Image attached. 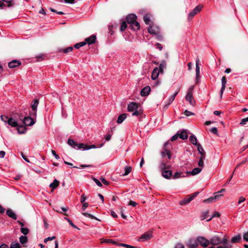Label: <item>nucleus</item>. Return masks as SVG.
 <instances>
[{
  "mask_svg": "<svg viewBox=\"0 0 248 248\" xmlns=\"http://www.w3.org/2000/svg\"><path fill=\"white\" fill-rule=\"evenodd\" d=\"M139 105L138 103L132 102L128 105L127 110L129 112H133L132 114V116H139L142 113V111L139 109Z\"/></svg>",
  "mask_w": 248,
  "mask_h": 248,
  "instance_id": "obj_1",
  "label": "nucleus"
},
{
  "mask_svg": "<svg viewBox=\"0 0 248 248\" xmlns=\"http://www.w3.org/2000/svg\"><path fill=\"white\" fill-rule=\"evenodd\" d=\"M194 89V86H190L187 91V93L185 97V98L187 101L192 106H194L196 104V101L194 99L193 96V92Z\"/></svg>",
  "mask_w": 248,
  "mask_h": 248,
  "instance_id": "obj_2",
  "label": "nucleus"
},
{
  "mask_svg": "<svg viewBox=\"0 0 248 248\" xmlns=\"http://www.w3.org/2000/svg\"><path fill=\"white\" fill-rule=\"evenodd\" d=\"M199 194L198 192H195L190 195H188L187 197L180 201L179 203L181 205H186L190 202L195 197H196Z\"/></svg>",
  "mask_w": 248,
  "mask_h": 248,
  "instance_id": "obj_3",
  "label": "nucleus"
},
{
  "mask_svg": "<svg viewBox=\"0 0 248 248\" xmlns=\"http://www.w3.org/2000/svg\"><path fill=\"white\" fill-rule=\"evenodd\" d=\"M225 189H222L220 191H219L216 193H215V195L213 197H211L207 199H206L204 201V202H215L217 200H218L219 198L221 197L223 195L221 194L220 193L224 192Z\"/></svg>",
  "mask_w": 248,
  "mask_h": 248,
  "instance_id": "obj_4",
  "label": "nucleus"
},
{
  "mask_svg": "<svg viewBox=\"0 0 248 248\" xmlns=\"http://www.w3.org/2000/svg\"><path fill=\"white\" fill-rule=\"evenodd\" d=\"M38 104L39 100L38 99H34L32 102V104L31 105V108L32 111L30 112V116L32 117H36Z\"/></svg>",
  "mask_w": 248,
  "mask_h": 248,
  "instance_id": "obj_5",
  "label": "nucleus"
},
{
  "mask_svg": "<svg viewBox=\"0 0 248 248\" xmlns=\"http://www.w3.org/2000/svg\"><path fill=\"white\" fill-rule=\"evenodd\" d=\"M198 245L200 244L203 247L206 248L210 244V241L203 236H198L197 238Z\"/></svg>",
  "mask_w": 248,
  "mask_h": 248,
  "instance_id": "obj_6",
  "label": "nucleus"
},
{
  "mask_svg": "<svg viewBox=\"0 0 248 248\" xmlns=\"http://www.w3.org/2000/svg\"><path fill=\"white\" fill-rule=\"evenodd\" d=\"M202 8V6L199 5L197 6L191 12H190L188 16V19L190 20L193 16H194L197 14L199 13Z\"/></svg>",
  "mask_w": 248,
  "mask_h": 248,
  "instance_id": "obj_7",
  "label": "nucleus"
},
{
  "mask_svg": "<svg viewBox=\"0 0 248 248\" xmlns=\"http://www.w3.org/2000/svg\"><path fill=\"white\" fill-rule=\"evenodd\" d=\"M186 245L189 248H197L198 246L197 239H189L186 243Z\"/></svg>",
  "mask_w": 248,
  "mask_h": 248,
  "instance_id": "obj_8",
  "label": "nucleus"
},
{
  "mask_svg": "<svg viewBox=\"0 0 248 248\" xmlns=\"http://www.w3.org/2000/svg\"><path fill=\"white\" fill-rule=\"evenodd\" d=\"M148 31L150 34L157 35L159 33V28L158 26L152 25L148 28Z\"/></svg>",
  "mask_w": 248,
  "mask_h": 248,
  "instance_id": "obj_9",
  "label": "nucleus"
},
{
  "mask_svg": "<svg viewBox=\"0 0 248 248\" xmlns=\"http://www.w3.org/2000/svg\"><path fill=\"white\" fill-rule=\"evenodd\" d=\"M126 19L127 23L130 25L137 21V16L135 14H130L126 16Z\"/></svg>",
  "mask_w": 248,
  "mask_h": 248,
  "instance_id": "obj_10",
  "label": "nucleus"
},
{
  "mask_svg": "<svg viewBox=\"0 0 248 248\" xmlns=\"http://www.w3.org/2000/svg\"><path fill=\"white\" fill-rule=\"evenodd\" d=\"M210 244L214 245L217 246L221 243V239L217 236H214L210 239Z\"/></svg>",
  "mask_w": 248,
  "mask_h": 248,
  "instance_id": "obj_11",
  "label": "nucleus"
},
{
  "mask_svg": "<svg viewBox=\"0 0 248 248\" xmlns=\"http://www.w3.org/2000/svg\"><path fill=\"white\" fill-rule=\"evenodd\" d=\"M23 123L26 126H31L35 122L32 118L30 116H28L24 118Z\"/></svg>",
  "mask_w": 248,
  "mask_h": 248,
  "instance_id": "obj_12",
  "label": "nucleus"
},
{
  "mask_svg": "<svg viewBox=\"0 0 248 248\" xmlns=\"http://www.w3.org/2000/svg\"><path fill=\"white\" fill-rule=\"evenodd\" d=\"M96 39V36L94 35H92L90 37L86 38L84 42L85 43V45L87 44L88 45H90L94 43Z\"/></svg>",
  "mask_w": 248,
  "mask_h": 248,
  "instance_id": "obj_13",
  "label": "nucleus"
},
{
  "mask_svg": "<svg viewBox=\"0 0 248 248\" xmlns=\"http://www.w3.org/2000/svg\"><path fill=\"white\" fill-rule=\"evenodd\" d=\"M160 71H159L158 67H155L151 75V78L153 80H155L157 78Z\"/></svg>",
  "mask_w": 248,
  "mask_h": 248,
  "instance_id": "obj_14",
  "label": "nucleus"
},
{
  "mask_svg": "<svg viewBox=\"0 0 248 248\" xmlns=\"http://www.w3.org/2000/svg\"><path fill=\"white\" fill-rule=\"evenodd\" d=\"M227 83V80L225 76H223L221 79V88L220 92V97H222V94L226 87V84Z\"/></svg>",
  "mask_w": 248,
  "mask_h": 248,
  "instance_id": "obj_15",
  "label": "nucleus"
},
{
  "mask_svg": "<svg viewBox=\"0 0 248 248\" xmlns=\"http://www.w3.org/2000/svg\"><path fill=\"white\" fill-rule=\"evenodd\" d=\"M161 172L162 176L166 179H170L172 176V171L171 170L167 169L161 171Z\"/></svg>",
  "mask_w": 248,
  "mask_h": 248,
  "instance_id": "obj_16",
  "label": "nucleus"
},
{
  "mask_svg": "<svg viewBox=\"0 0 248 248\" xmlns=\"http://www.w3.org/2000/svg\"><path fill=\"white\" fill-rule=\"evenodd\" d=\"M150 91V87L148 86H147L141 90L140 92V95L142 96H146L149 94Z\"/></svg>",
  "mask_w": 248,
  "mask_h": 248,
  "instance_id": "obj_17",
  "label": "nucleus"
},
{
  "mask_svg": "<svg viewBox=\"0 0 248 248\" xmlns=\"http://www.w3.org/2000/svg\"><path fill=\"white\" fill-rule=\"evenodd\" d=\"M21 64V62L17 60H13L8 63V66L11 68H13Z\"/></svg>",
  "mask_w": 248,
  "mask_h": 248,
  "instance_id": "obj_18",
  "label": "nucleus"
},
{
  "mask_svg": "<svg viewBox=\"0 0 248 248\" xmlns=\"http://www.w3.org/2000/svg\"><path fill=\"white\" fill-rule=\"evenodd\" d=\"M170 165H167L164 161H162L159 165V169L161 171L170 168Z\"/></svg>",
  "mask_w": 248,
  "mask_h": 248,
  "instance_id": "obj_19",
  "label": "nucleus"
},
{
  "mask_svg": "<svg viewBox=\"0 0 248 248\" xmlns=\"http://www.w3.org/2000/svg\"><path fill=\"white\" fill-rule=\"evenodd\" d=\"M153 237L152 234L151 232H147L143 234L141 237H140V239H143L144 241L148 240L151 239Z\"/></svg>",
  "mask_w": 248,
  "mask_h": 248,
  "instance_id": "obj_20",
  "label": "nucleus"
},
{
  "mask_svg": "<svg viewBox=\"0 0 248 248\" xmlns=\"http://www.w3.org/2000/svg\"><path fill=\"white\" fill-rule=\"evenodd\" d=\"M7 124L14 127L18 126V124L17 121L13 118H9Z\"/></svg>",
  "mask_w": 248,
  "mask_h": 248,
  "instance_id": "obj_21",
  "label": "nucleus"
},
{
  "mask_svg": "<svg viewBox=\"0 0 248 248\" xmlns=\"http://www.w3.org/2000/svg\"><path fill=\"white\" fill-rule=\"evenodd\" d=\"M6 214L10 217L16 220L17 218L16 214L11 209H8L6 211Z\"/></svg>",
  "mask_w": 248,
  "mask_h": 248,
  "instance_id": "obj_22",
  "label": "nucleus"
},
{
  "mask_svg": "<svg viewBox=\"0 0 248 248\" xmlns=\"http://www.w3.org/2000/svg\"><path fill=\"white\" fill-rule=\"evenodd\" d=\"M179 137L182 140L187 139L188 138V134L187 132L185 130L181 131L180 133H179Z\"/></svg>",
  "mask_w": 248,
  "mask_h": 248,
  "instance_id": "obj_23",
  "label": "nucleus"
},
{
  "mask_svg": "<svg viewBox=\"0 0 248 248\" xmlns=\"http://www.w3.org/2000/svg\"><path fill=\"white\" fill-rule=\"evenodd\" d=\"M200 64V60L198 58L196 59V78H198L200 76V70L199 66Z\"/></svg>",
  "mask_w": 248,
  "mask_h": 248,
  "instance_id": "obj_24",
  "label": "nucleus"
},
{
  "mask_svg": "<svg viewBox=\"0 0 248 248\" xmlns=\"http://www.w3.org/2000/svg\"><path fill=\"white\" fill-rule=\"evenodd\" d=\"M202 170V168H195L191 171L187 172V173H190L192 175H195L200 173Z\"/></svg>",
  "mask_w": 248,
  "mask_h": 248,
  "instance_id": "obj_25",
  "label": "nucleus"
},
{
  "mask_svg": "<svg viewBox=\"0 0 248 248\" xmlns=\"http://www.w3.org/2000/svg\"><path fill=\"white\" fill-rule=\"evenodd\" d=\"M178 92H176L174 94H173L172 95H171L170 98H169L168 101H167V104L165 105L166 106H169L170 104H171V103L173 101V100H174L175 99V96H176V95L178 94Z\"/></svg>",
  "mask_w": 248,
  "mask_h": 248,
  "instance_id": "obj_26",
  "label": "nucleus"
},
{
  "mask_svg": "<svg viewBox=\"0 0 248 248\" xmlns=\"http://www.w3.org/2000/svg\"><path fill=\"white\" fill-rule=\"evenodd\" d=\"M126 118V114L123 113L119 115L118 117L117 123L118 124H121Z\"/></svg>",
  "mask_w": 248,
  "mask_h": 248,
  "instance_id": "obj_27",
  "label": "nucleus"
},
{
  "mask_svg": "<svg viewBox=\"0 0 248 248\" xmlns=\"http://www.w3.org/2000/svg\"><path fill=\"white\" fill-rule=\"evenodd\" d=\"M130 26L132 30L135 31L139 30L140 28V23L137 21H136L133 24H132Z\"/></svg>",
  "mask_w": 248,
  "mask_h": 248,
  "instance_id": "obj_28",
  "label": "nucleus"
},
{
  "mask_svg": "<svg viewBox=\"0 0 248 248\" xmlns=\"http://www.w3.org/2000/svg\"><path fill=\"white\" fill-rule=\"evenodd\" d=\"M158 68L160 71V73H163L164 69L166 68V62L165 61H162Z\"/></svg>",
  "mask_w": 248,
  "mask_h": 248,
  "instance_id": "obj_29",
  "label": "nucleus"
},
{
  "mask_svg": "<svg viewBox=\"0 0 248 248\" xmlns=\"http://www.w3.org/2000/svg\"><path fill=\"white\" fill-rule=\"evenodd\" d=\"M168 144L169 142H165V143L164 144V150L166 151V155H167L168 159H170L171 158V153L170 151L167 149V146L168 145Z\"/></svg>",
  "mask_w": 248,
  "mask_h": 248,
  "instance_id": "obj_30",
  "label": "nucleus"
},
{
  "mask_svg": "<svg viewBox=\"0 0 248 248\" xmlns=\"http://www.w3.org/2000/svg\"><path fill=\"white\" fill-rule=\"evenodd\" d=\"M87 145L83 143H77V149H82L83 150H87Z\"/></svg>",
  "mask_w": 248,
  "mask_h": 248,
  "instance_id": "obj_31",
  "label": "nucleus"
},
{
  "mask_svg": "<svg viewBox=\"0 0 248 248\" xmlns=\"http://www.w3.org/2000/svg\"><path fill=\"white\" fill-rule=\"evenodd\" d=\"M17 130L19 134H24L26 132V129L22 125H18L17 126Z\"/></svg>",
  "mask_w": 248,
  "mask_h": 248,
  "instance_id": "obj_32",
  "label": "nucleus"
},
{
  "mask_svg": "<svg viewBox=\"0 0 248 248\" xmlns=\"http://www.w3.org/2000/svg\"><path fill=\"white\" fill-rule=\"evenodd\" d=\"M241 239V236L240 235H237L233 237L231 239V242L233 243H236L239 242V241Z\"/></svg>",
  "mask_w": 248,
  "mask_h": 248,
  "instance_id": "obj_33",
  "label": "nucleus"
},
{
  "mask_svg": "<svg viewBox=\"0 0 248 248\" xmlns=\"http://www.w3.org/2000/svg\"><path fill=\"white\" fill-rule=\"evenodd\" d=\"M189 140L194 145L197 146V140L196 137L194 135H191L189 137Z\"/></svg>",
  "mask_w": 248,
  "mask_h": 248,
  "instance_id": "obj_34",
  "label": "nucleus"
},
{
  "mask_svg": "<svg viewBox=\"0 0 248 248\" xmlns=\"http://www.w3.org/2000/svg\"><path fill=\"white\" fill-rule=\"evenodd\" d=\"M67 143L73 148L77 149V143L75 142L73 140L69 139L67 141Z\"/></svg>",
  "mask_w": 248,
  "mask_h": 248,
  "instance_id": "obj_35",
  "label": "nucleus"
},
{
  "mask_svg": "<svg viewBox=\"0 0 248 248\" xmlns=\"http://www.w3.org/2000/svg\"><path fill=\"white\" fill-rule=\"evenodd\" d=\"M59 182L57 179H55L53 182L50 184L49 186L52 189H55L59 186Z\"/></svg>",
  "mask_w": 248,
  "mask_h": 248,
  "instance_id": "obj_36",
  "label": "nucleus"
},
{
  "mask_svg": "<svg viewBox=\"0 0 248 248\" xmlns=\"http://www.w3.org/2000/svg\"><path fill=\"white\" fill-rule=\"evenodd\" d=\"M143 20L145 22V23L147 25H150L151 23V20L149 15H146L143 17Z\"/></svg>",
  "mask_w": 248,
  "mask_h": 248,
  "instance_id": "obj_37",
  "label": "nucleus"
},
{
  "mask_svg": "<svg viewBox=\"0 0 248 248\" xmlns=\"http://www.w3.org/2000/svg\"><path fill=\"white\" fill-rule=\"evenodd\" d=\"M132 170V167L127 166L124 168V173L123 174L124 176L128 175Z\"/></svg>",
  "mask_w": 248,
  "mask_h": 248,
  "instance_id": "obj_38",
  "label": "nucleus"
},
{
  "mask_svg": "<svg viewBox=\"0 0 248 248\" xmlns=\"http://www.w3.org/2000/svg\"><path fill=\"white\" fill-rule=\"evenodd\" d=\"M172 177L173 179H178L184 177V175H183L182 172H176L174 174Z\"/></svg>",
  "mask_w": 248,
  "mask_h": 248,
  "instance_id": "obj_39",
  "label": "nucleus"
},
{
  "mask_svg": "<svg viewBox=\"0 0 248 248\" xmlns=\"http://www.w3.org/2000/svg\"><path fill=\"white\" fill-rule=\"evenodd\" d=\"M19 241L21 244H25L28 241V238L26 236H21L19 237Z\"/></svg>",
  "mask_w": 248,
  "mask_h": 248,
  "instance_id": "obj_40",
  "label": "nucleus"
},
{
  "mask_svg": "<svg viewBox=\"0 0 248 248\" xmlns=\"http://www.w3.org/2000/svg\"><path fill=\"white\" fill-rule=\"evenodd\" d=\"M197 150L199 152V153L201 155L202 154H205V152L204 151L203 148L202 146V145L200 144H197Z\"/></svg>",
  "mask_w": 248,
  "mask_h": 248,
  "instance_id": "obj_41",
  "label": "nucleus"
},
{
  "mask_svg": "<svg viewBox=\"0 0 248 248\" xmlns=\"http://www.w3.org/2000/svg\"><path fill=\"white\" fill-rule=\"evenodd\" d=\"M73 47L72 46H69L66 48L62 49L61 52H62L64 53H67L69 52H71L73 50Z\"/></svg>",
  "mask_w": 248,
  "mask_h": 248,
  "instance_id": "obj_42",
  "label": "nucleus"
},
{
  "mask_svg": "<svg viewBox=\"0 0 248 248\" xmlns=\"http://www.w3.org/2000/svg\"><path fill=\"white\" fill-rule=\"evenodd\" d=\"M21 246L18 243L13 242L11 244L10 248H21Z\"/></svg>",
  "mask_w": 248,
  "mask_h": 248,
  "instance_id": "obj_43",
  "label": "nucleus"
},
{
  "mask_svg": "<svg viewBox=\"0 0 248 248\" xmlns=\"http://www.w3.org/2000/svg\"><path fill=\"white\" fill-rule=\"evenodd\" d=\"M82 214L85 217H89V218H91L92 219H96L97 218L94 217L93 216V215L89 214V213H87L86 212H83L82 213Z\"/></svg>",
  "mask_w": 248,
  "mask_h": 248,
  "instance_id": "obj_44",
  "label": "nucleus"
},
{
  "mask_svg": "<svg viewBox=\"0 0 248 248\" xmlns=\"http://www.w3.org/2000/svg\"><path fill=\"white\" fill-rule=\"evenodd\" d=\"M209 214V211H206L202 213V216H201V220H204L205 219H208V214Z\"/></svg>",
  "mask_w": 248,
  "mask_h": 248,
  "instance_id": "obj_45",
  "label": "nucleus"
},
{
  "mask_svg": "<svg viewBox=\"0 0 248 248\" xmlns=\"http://www.w3.org/2000/svg\"><path fill=\"white\" fill-rule=\"evenodd\" d=\"M85 45V43H84V42L83 41V42H80V43L75 44L74 46V47L77 49H78L80 47L83 46Z\"/></svg>",
  "mask_w": 248,
  "mask_h": 248,
  "instance_id": "obj_46",
  "label": "nucleus"
},
{
  "mask_svg": "<svg viewBox=\"0 0 248 248\" xmlns=\"http://www.w3.org/2000/svg\"><path fill=\"white\" fill-rule=\"evenodd\" d=\"M126 27H127L126 23L125 21H124L122 23V24L121 26V28H120L121 31H124L125 30V29L126 28Z\"/></svg>",
  "mask_w": 248,
  "mask_h": 248,
  "instance_id": "obj_47",
  "label": "nucleus"
},
{
  "mask_svg": "<svg viewBox=\"0 0 248 248\" xmlns=\"http://www.w3.org/2000/svg\"><path fill=\"white\" fill-rule=\"evenodd\" d=\"M20 230L21 232L25 235H27L29 232L28 229L26 228L22 227Z\"/></svg>",
  "mask_w": 248,
  "mask_h": 248,
  "instance_id": "obj_48",
  "label": "nucleus"
},
{
  "mask_svg": "<svg viewBox=\"0 0 248 248\" xmlns=\"http://www.w3.org/2000/svg\"><path fill=\"white\" fill-rule=\"evenodd\" d=\"M1 120L5 123H8L9 118L5 115L0 116Z\"/></svg>",
  "mask_w": 248,
  "mask_h": 248,
  "instance_id": "obj_49",
  "label": "nucleus"
},
{
  "mask_svg": "<svg viewBox=\"0 0 248 248\" xmlns=\"http://www.w3.org/2000/svg\"><path fill=\"white\" fill-rule=\"evenodd\" d=\"M219 217V213L215 212L211 217H210L209 218L207 219V221H210L212 219V218L215 217Z\"/></svg>",
  "mask_w": 248,
  "mask_h": 248,
  "instance_id": "obj_50",
  "label": "nucleus"
},
{
  "mask_svg": "<svg viewBox=\"0 0 248 248\" xmlns=\"http://www.w3.org/2000/svg\"><path fill=\"white\" fill-rule=\"evenodd\" d=\"M248 122V117L244 119H242L240 124L243 125L246 124V123Z\"/></svg>",
  "mask_w": 248,
  "mask_h": 248,
  "instance_id": "obj_51",
  "label": "nucleus"
},
{
  "mask_svg": "<svg viewBox=\"0 0 248 248\" xmlns=\"http://www.w3.org/2000/svg\"><path fill=\"white\" fill-rule=\"evenodd\" d=\"M93 180L98 186L101 187L102 186V183L96 178H93Z\"/></svg>",
  "mask_w": 248,
  "mask_h": 248,
  "instance_id": "obj_52",
  "label": "nucleus"
},
{
  "mask_svg": "<svg viewBox=\"0 0 248 248\" xmlns=\"http://www.w3.org/2000/svg\"><path fill=\"white\" fill-rule=\"evenodd\" d=\"M56 237L55 236H52V237H48L46 238H45L44 240L45 243H46L48 241H51L54 240Z\"/></svg>",
  "mask_w": 248,
  "mask_h": 248,
  "instance_id": "obj_53",
  "label": "nucleus"
},
{
  "mask_svg": "<svg viewBox=\"0 0 248 248\" xmlns=\"http://www.w3.org/2000/svg\"><path fill=\"white\" fill-rule=\"evenodd\" d=\"M184 114L185 115H186V116H190V115H194V113L191 112V111H188L187 110H186L184 112Z\"/></svg>",
  "mask_w": 248,
  "mask_h": 248,
  "instance_id": "obj_54",
  "label": "nucleus"
},
{
  "mask_svg": "<svg viewBox=\"0 0 248 248\" xmlns=\"http://www.w3.org/2000/svg\"><path fill=\"white\" fill-rule=\"evenodd\" d=\"M67 221L68 222V223H69V224L73 228H76V229H79L76 226L75 224H73V223L72 222V221L70 219H67Z\"/></svg>",
  "mask_w": 248,
  "mask_h": 248,
  "instance_id": "obj_55",
  "label": "nucleus"
},
{
  "mask_svg": "<svg viewBox=\"0 0 248 248\" xmlns=\"http://www.w3.org/2000/svg\"><path fill=\"white\" fill-rule=\"evenodd\" d=\"M179 131L178 132V133L174 135V136H173L171 138V141H175V140H176L177 139H178V137L179 136Z\"/></svg>",
  "mask_w": 248,
  "mask_h": 248,
  "instance_id": "obj_56",
  "label": "nucleus"
},
{
  "mask_svg": "<svg viewBox=\"0 0 248 248\" xmlns=\"http://www.w3.org/2000/svg\"><path fill=\"white\" fill-rule=\"evenodd\" d=\"M198 166L200 167V168H202L204 167V163L203 160H200L198 162Z\"/></svg>",
  "mask_w": 248,
  "mask_h": 248,
  "instance_id": "obj_57",
  "label": "nucleus"
},
{
  "mask_svg": "<svg viewBox=\"0 0 248 248\" xmlns=\"http://www.w3.org/2000/svg\"><path fill=\"white\" fill-rule=\"evenodd\" d=\"M50 10L51 12L56 13H57L59 15H64V13H63L62 12H57L56 10H55L54 9L52 8H50Z\"/></svg>",
  "mask_w": 248,
  "mask_h": 248,
  "instance_id": "obj_58",
  "label": "nucleus"
},
{
  "mask_svg": "<svg viewBox=\"0 0 248 248\" xmlns=\"http://www.w3.org/2000/svg\"><path fill=\"white\" fill-rule=\"evenodd\" d=\"M51 153L55 157L56 159H59L60 158L59 156L56 154V152L54 150H52Z\"/></svg>",
  "mask_w": 248,
  "mask_h": 248,
  "instance_id": "obj_59",
  "label": "nucleus"
},
{
  "mask_svg": "<svg viewBox=\"0 0 248 248\" xmlns=\"http://www.w3.org/2000/svg\"><path fill=\"white\" fill-rule=\"evenodd\" d=\"M243 239L245 241H248V232L244 233Z\"/></svg>",
  "mask_w": 248,
  "mask_h": 248,
  "instance_id": "obj_60",
  "label": "nucleus"
},
{
  "mask_svg": "<svg viewBox=\"0 0 248 248\" xmlns=\"http://www.w3.org/2000/svg\"><path fill=\"white\" fill-rule=\"evenodd\" d=\"M66 3L74 4L76 2V0H63Z\"/></svg>",
  "mask_w": 248,
  "mask_h": 248,
  "instance_id": "obj_61",
  "label": "nucleus"
},
{
  "mask_svg": "<svg viewBox=\"0 0 248 248\" xmlns=\"http://www.w3.org/2000/svg\"><path fill=\"white\" fill-rule=\"evenodd\" d=\"M128 205L135 207L137 205V203L135 202L130 201L128 203Z\"/></svg>",
  "mask_w": 248,
  "mask_h": 248,
  "instance_id": "obj_62",
  "label": "nucleus"
},
{
  "mask_svg": "<svg viewBox=\"0 0 248 248\" xmlns=\"http://www.w3.org/2000/svg\"><path fill=\"white\" fill-rule=\"evenodd\" d=\"M211 132L216 135L217 134V129L216 127H212L211 129Z\"/></svg>",
  "mask_w": 248,
  "mask_h": 248,
  "instance_id": "obj_63",
  "label": "nucleus"
},
{
  "mask_svg": "<svg viewBox=\"0 0 248 248\" xmlns=\"http://www.w3.org/2000/svg\"><path fill=\"white\" fill-rule=\"evenodd\" d=\"M175 248H185L184 246L181 243H178L175 246Z\"/></svg>",
  "mask_w": 248,
  "mask_h": 248,
  "instance_id": "obj_64",
  "label": "nucleus"
}]
</instances>
